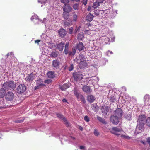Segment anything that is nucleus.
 <instances>
[{
	"instance_id": "21",
	"label": "nucleus",
	"mask_w": 150,
	"mask_h": 150,
	"mask_svg": "<svg viewBox=\"0 0 150 150\" xmlns=\"http://www.w3.org/2000/svg\"><path fill=\"white\" fill-rule=\"evenodd\" d=\"M62 16L65 20H67L69 17V12L64 11L62 15Z\"/></svg>"
},
{
	"instance_id": "52",
	"label": "nucleus",
	"mask_w": 150,
	"mask_h": 150,
	"mask_svg": "<svg viewBox=\"0 0 150 150\" xmlns=\"http://www.w3.org/2000/svg\"><path fill=\"white\" fill-rule=\"evenodd\" d=\"M73 31V28L72 27H71L69 29V33L70 34H71Z\"/></svg>"
},
{
	"instance_id": "40",
	"label": "nucleus",
	"mask_w": 150,
	"mask_h": 150,
	"mask_svg": "<svg viewBox=\"0 0 150 150\" xmlns=\"http://www.w3.org/2000/svg\"><path fill=\"white\" fill-rule=\"evenodd\" d=\"M84 120L86 122H88L90 121L89 118L87 115L85 116L84 117Z\"/></svg>"
},
{
	"instance_id": "2",
	"label": "nucleus",
	"mask_w": 150,
	"mask_h": 150,
	"mask_svg": "<svg viewBox=\"0 0 150 150\" xmlns=\"http://www.w3.org/2000/svg\"><path fill=\"white\" fill-rule=\"evenodd\" d=\"M2 87L7 90H13L16 87V84L14 81L10 80L4 82L3 84Z\"/></svg>"
},
{
	"instance_id": "26",
	"label": "nucleus",
	"mask_w": 150,
	"mask_h": 150,
	"mask_svg": "<svg viewBox=\"0 0 150 150\" xmlns=\"http://www.w3.org/2000/svg\"><path fill=\"white\" fill-rule=\"evenodd\" d=\"M77 99L79 100H80L83 101V103H85V101L83 96L81 94H80L77 97Z\"/></svg>"
},
{
	"instance_id": "62",
	"label": "nucleus",
	"mask_w": 150,
	"mask_h": 150,
	"mask_svg": "<svg viewBox=\"0 0 150 150\" xmlns=\"http://www.w3.org/2000/svg\"><path fill=\"white\" fill-rule=\"evenodd\" d=\"M141 143H142L144 145H145L146 144V143L143 141H141Z\"/></svg>"
},
{
	"instance_id": "14",
	"label": "nucleus",
	"mask_w": 150,
	"mask_h": 150,
	"mask_svg": "<svg viewBox=\"0 0 150 150\" xmlns=\"http://www.w3.org/2000/svg\"><path fill=\"white\" fill-rule=\"evenodd\" d=\"M76 48L79 51H81L84 50L85 47L83 45V44L81 42H79L76 45Z\"/></svg>"
},
{
	"instance_id": "7",
	"label": "nucleus",
	"mask_w": 150,
	"mask_h": 150,
	"mask_svg": "<svg viewBox=\"0 0 150 150\" xmlns=\"http://www.w3.org/2000/svg\"><path fill=\"white\" fill-rule=\"evenodd\" d=\"M62 9L64 11H66L67 12H71L72 9V8L69 4H64L63 6Z\"/></svg>"
},
{
	"instance_id": "4",
	"label": "nucleus",
	"mask_w": 150,
	"mask_h": 150,
	"mask_svg": "<svg viewBox=\"0 0 150 150\" xmlns=\"http://www.w3.org/2000/svg\"><path fill=\"white\" fill-rule=\"evenodd\" d=\"M26 89V86L24 84H20L19 85L17 88V92L18 93L21 94L24 93Z\"/></svg>"
},
{
	"instance_id": "64",
	"label": "nucleus",
	"mask_w": 150,
	"mask_h": 150,
	"mask_svg": "<svg viewBox=\"0 0 150 150\" xmlns=\"http://www.w3.org/2000/svg\"><path fill=\"white\" fill-rule=\"evenodd\" d=\"M62 101L63 102H67V100L65 99H63L62 100Z\"/></svg>"
},
{
	"instance_id": "43",
	"label": "nucleus",
	"mask_w": 150,
	"mask_h": 150,
	"mask_svg": "<svg viewBox=\"0 0 150 150\" xmlns=\"http://www.w3.org/2000/svg\"><path fill=\"white\" fill-rule=\"evenodd\" d=\"M73 8L75 10L77 9L78 8V5L77 4H75L73 5Z\"/></svg>"
},
{
	"instance_id": "35",
	"label": "nucleus",
	"mask_w": 150,
	"mask_h": 150,
	"mask_svg": "<svg viewBox=\"0 0 150 150\" xmlns=\"http://www.w3.org/2000/svg\"><path fill=\"white\" fill-rule=\"evenodd\" d=\"M58 54L55 52H52L50 54V57H51L56 58L57 57Z\"/></svg>"
},
{
	"instance_id": "61",
	"label": "nucleus",
	"mask_w": 150,
	"mask_h": 150,
	"mask_svg": "<svg viewBox=\"0 0 150 150\" xmlns=\"http://www.w3.org/2000/svg\"><path fill=\"white\" fill-rule=\"evenodd\" d=\"M69 43H66L65 45V48H68Z\"/></svg>"
},
{
	"instance_id": "36",
	"label": "nucleus",
	"mask_w": 150,
	"mask_h": 150,
	"mask_svg": "<svg viewBox=\"0 0 150 150\" xmlns=\"http://www.w3.org/2000/svg\"><path fill=\"white\" fill-rule=\"evenodd\" d=\"M145 123L147 126L150 127V117H148L146 119Z\"/></svg>"
},
{
	"instance_id": "12",
	"label": "nucleus",
	"mask_w": 150,
	"mask_h": 150,
	"mask_svg": "<svg viewBox=\"0 0 150 150\" xmlns=\"http://www.w3.org/2000/svg\"><path fill=\"white\" fill-rule=\"evenodd\" d=\"M77 63L78 64L79 67L81 69H83L87 66L86 61H81Z\"/></svg>"
},
{
	"instance_id": "45",
	"label": "nucleus",
	"mask_w": 150,
	"mask_h": 150,
	"mask_svg": "<svg viewBox=\"0 0 150 150\" xmlns=\"http://www.w3.org/2000/svg\"><path fill=\"white\" fill-rule=\"evenodd\" d=\"M94 134L96 136H98L99 134V132L96 129L94 130Z\"/></svg>"
},
{
	"instance_id": "33",
	"label": "nucleus",
	"mask_w": 150,
	"mask_h": 150,
	"mask_svg": "<svg viewBox=\"0 0 150 150\" xmlns=\"http://www.w3.org/2000/svg\"><path fill=\"white\" fill-rule=\"evenodd\" d=\"M84 37V35L82 33H80L78 35V40L79 41L82 40Z\"/></svg>"
},
{
	"instance_id": "16",
	"label": "nucleus",
	"mask_w": 150,
	"mask_h": 150,
	"mask_svg": "<svg viewBox=\"0 0 150 150\" xmlns=\"http://www.w3.org/2000/svg\"><path fill=\"white\" fill-rule=\"evenodd\" d=\"M64 46V43L61 42L57 45V49L59 51L62 52L63 51Z\"/></svg>"
},
{
	"instance_id": "63",
	"label": "nucleus",
	"mask_w": 150,
	"mask_h": 150,
	"mask_svg": "<svg viewBox=\"0 0 150 150\" xmlns=\"http://www.w3.org/2000/svg\"><path fill=\"white\" fill-rule=\"evenodd\" d=\"M80 28H81V27L80 26H79L78 27V28L76 30H75V32H77L78 30L80 29Z\"/></svg>"
},
{
	"instance_id": "13",
	"label": "nucleus",
	"mask_w": 150,
	"mask_h": 150,
	"mask_svg": "<svg viewBox=\"0 0 150 150\" xmlns=\"http://www.w3.org/2000/svg\"><path fill=\"white\" fill-rule=\"evenodd\" d=\"M85 59L84 56L82 54H81L79 55L78 58H77L75 59L74 61L77 62V63H78L81 61H86Z\"/></svg>"
},
{
	"instance_id": "32",
	"label": "nucleus",
	"mask_w": 150,
	"mask_h": 150,
	"mask_svg": "<svg viewBox=\"0 0 150 150\" xmlns=\"http://www.w3.org/2000/svg\"><path fill=\"white\" fill-rule=\"evenodd\" d=\"M56 115L57 117L59 119H61L63 121L64 120H66V118L62 115L59 113H57L56 114Z\"/></svg>"
},
{
	"instance_id": "58",
	"label": "nucleus",
	"mask_w": 150,
	"mask_h": 150,
	"mask_svg": "<svg viewBox=\"0 0 150 150\" xmlns=\"http://www.w3.org/2000/svg\"><path fill=\"white\" fill-rule=\"evenodd\" d=\"M105 0H97V1L99 3H102Z\"/></svg>"
},
{
	"instance_id": "49",
	"label": "nucleus",
	"mask_w": 150,
	"mask_h": 150,
	"mask_svg": "<svg viewBox=\"0 0 150 150\" xmlns=\"http://www.w3.org/2000/svg\"><path fill=\"white\" fill-rule=\"evenodd\" d=\"M146 142L149 144V146L150 147V137H148L146 138Z\"/></svg>"
},
{
	"instance_id": "6",
	"label": "nucleus",
	"mask_w": 150,
	"mask_h": 150,
	"mask_svg": "<svg viewBox=\"0 0 150 150\" xmlns=\"http://www.w3.org/2000/svg\"><path fill=\"white\" fill-rule=\"evenodd\" d=\"M111 122L114 125H117L119 122V118L117 116H112L110 117Z\"/></svg>"
},
{
	"instance_id": "28",
	"label": "nucleus",
	"mask_w": 150,
	"mask_h": 150,
	"mask_svg": "<svg viewBox=\"0 0 150 150\" xmlns=\"http://www.w3.org/2000/svg\"><path fill=\"white\" fill-rule=\"evenodd\" d=\"M108 98L110 102L112 103L114 102V101L115 100V98L114 95H110L109 94Z\"/></svg>"
},
{
	"instance_id": "10",
	"label": "nucleus",
	"mask_w": 150,
	"mask_h": 150,
	"mask_svg": "<svg viewBox=\"0 0 150 150\" xmlns=\"http://www.w3.org/2000/svg\"><path fill=\"white\" fill-rule=\"evenodd\" d=\"M60 64L59 60L57 59H55L52 61V66L54 68H59Z\"/></svg>"
},
{
	"instance_id": "39",
	"label": "nucleus",
	"mask_w": 150,
	"mask_h": 150,
	"mask_svg": "<svg viewBox=\"0 0 150 150\" xmlns=\"http://www.w3.org/2000/svg\"><path fill=\"white\" fill-rule=\"evenodd\" d=\"M91 31L90 30H88L86 29H85V31H84V33L86 34H87L88 35H90L91 34Z\"/></svg>"
},
{
	"instance_id": "17",
	"label": "nucleus",
	"mask_w": 150,
	"mask_h": 150,
	"mask_svg": "<svg viewBox=\"0 0 150 150\" xmlns=\"http://www.w3.org/2000/svg\"><path fill=\"white\" fill-rule=\"evenodd\" d=\"M109 111V108L107 106H102L101 108L102 112L104 114L106 115Z\"/></svg>"
},
{
	"instance_id": "56",
	"label": "nucleus",
	"mask_w": 150,
	"mask_h": 150,
	"mask_svg": "<svg viewBox=\"0 0 150 150\" xmlns=\"http://www.w3.org/2000/svg\"><path fill=\"white\" fill-rule=\"evenodd\" d=\"M41 40H37L35 41V43H37L38 44H39V42H40Z\"/></svg>"
},
{
	"instance_id": "18",
	"label": "nucleus",
	"mask_w": 150,
	"mask_h": 150,
	"mask_svg": "<svg viewBox=\"0 0 150 150\" xmlns=\"http://www.w3.org/2000/svg\"><path fill=\"white\" fill-rule=\"evenodd\" d=\"M82 89L84 92L86 93H89L91 91V90L90 87L86 85L83 86L82 88Z\"/></svg>"
},
{
	"instance_id": "41",
	"label": "nucleus",
	"mask_w": 150,
	"mask_h": 150,
	"mask_svg": "<svg viewBox=\"0 0 150 150\" xmlns=\"http://www.w3.org/2000/svg\"><path fill=\"white\" fill-rule=\"evenodd\" d=\"M52 81L51 79H47V80H45L44 81V83H45L50 84L51 83Z\"/></svg>"
},
{
	"instance_id": "31",
	"label": "nucleus",
	"mask_w": 150,
	"mask_h": 150,
	"mask_svg": "<svg viewBox=\"0 0 150 150\" xmlns=\"http://www.w3.org/2000/svg\"><path fill=\"white\" fill-rule=\"evenodd\" d=\"M36 77V76L33 73H31L29 75V81H32L33 79H34Z\"/></svg>"
},
{
	"instance_id": "8",
	"label": "nucleus",
	"mask_w": 150,
	"mask_h": 150,
	"mask_svg": "<svg viewBox=\"0 0 150 150\" xmlns=\"http://www.w3.org/2000/svg\"><path fill=\"white\" fill-rule=\"evenodd\" d=\"M115 114L116 115L115 116L122 117L123 115L122 110L120 108H117L115 112Z\"/></svg>"
},
{
	"instance_id": "20",
	"label": "nucleus",
	"mask_w": 150,
	"mask_h": 150,
	"mask_svg": "<svg viewBox=\"0 0 150 150\" xmlns=\"http://www.w3.org/2000/svg\"><path fill=\"white\" fill-rule=\"evenodd\" d=\"M6 90L3 88L0 89V98H3L6 94Z\"/></svg>"
},
{
	"instance_id": "38",
	"label": "nucleus",
	"mask_w": 150,
	"mask_h": 150,
	"mask_svg": "<svg viewBox=\"0 0 150 150\" xmlns=\"http://www.w3.org/2000/svg\"><path fill=\"white\" fill-rule=\"evenodd\" d=\"M72 21H66L64 22V25L66 26H69L70 24L72 23Z\"/></svg>"
},
{
	"instance_id": "60",
	"label": "nucleus",
	"mask_w": 150,
	"mask_h": 150,
	"mask_svg": "<svg viewBox=\"0 0 150 150\" xmlns=\"http://www.w3.org/2000/svg\"><path fill=\"white\" fill-rule=\"evenodd\" d=\"M91 6H88V8H87V10L88 11H90L91 9Z\"/></svg>"
},
{
	"instance_id": "9",
	"label": "nucleus",
	"mask_w": 150,
	"mask_h": 150,
	"mask_svg": "<svg viewBox=\"0 0 150 150\" xmlns=\"http://www.w3.org/2000/svg\"><path fill=\"white\" fill-rule=\"evenodd\" d=\"M146 115H142L139 116L138 119L137 120V122H142L145 123V121H146Z\"/></svg>"
},
{
	"instance_id": "29",
	"label": "nucleus",
	"mask_w": 150,
	"mask_h": 150,
	"mask_svg": "<svg viewBox=\"0 0 150 150\" xmlns=\"http://www.w3.org/2000/svg\"><path fill=\"white\" fill-rule=\"evenodd\" d=\"M93 16L91 14H88L86 17V20L87 21H92L93 18Z\"/></svg>"
},
{
	"instance_id": "44",
	"label": "nucleus",
	"mask_w": 150,
	"mask_h": 150,
	"mask_svg": "<svg viewBox=\"0 0 150 150\" xmlns=\"http://www.w3.org/2000/svg\"><path fill=\"white\" fill-rule=\"evenodd\" d=\"M77 18V16L76 14H74L73 16V20L74 21H76Z\"/></svg>"
},
{
	"instance_id": "11",
	"label": "nucleus",
	"mask_w": 150,
	"mask_h": 150,
	"mask_svg": "<svg viewBox=\"0 0 150 150\" xmlns=\"http://www.w3.org/2000/svg\"><path fill=\"white\" fill-rule=\"evenodd\" d=\"M138 122V124H137V126L136 129L137 130H139L140 131H139V132H141L144 129L145 123H143V122Z\"/></svg>"
},
{
	"instance_id": "59",
	"label": "nucleus",
	"mask_w": 150,
	"mask_h": 150,
	"mask_svg": "<svg viewBox=\"0 0 150 150\" xmlns=\"http://www.w3.org/2000/svg\"><path fill=\"white\" fill-rule=\"evenodd\" d=\"M79 148L80 149L82 150V149H84L85 148V147L83 146H81L79 147Z\"/></svg>"
},
{
	"instance_id": "22",
	"label": "nucleus",
	"mask_w": 150,
	"mask_h": 150,
	"mask_svg": "<svg viewBox=\"0 0 150 150\" xmlns=\"http://www.w3.org/2000/svg\"><path fill=\"white\" fill-rule=\"evenodd\" d=\"M91 108L95 112L98 111L99 107L96 104H93L91 105Z\"/></svg>"
},
{
	"instance_id": "53",
	"label": "nucleus",
	"mask_w": 150,
	"mask_h": 150,
	"mask_svg": "<svg viewBox=\"0 0 150 150\" xmlns=\"http://www.w3.org/2000/svg\"><path fill=\"white\" fill-rule=\"evenodd\" d=\"M77 49V48H76V47H73L72 48V52L74 53V54H75L76 52V51Z\"/></svg>"
},
{
	"instance_id": "15",
	"label": "nucleus",
	"mask_w": 150,
	"mask_h": 150,
	"mask_svg": "<svg viewBox=\"0 0 150 150\" xmlns=\"http://www.w3.org/2000/svg\"><path fill=\"white\" fill-rule=\"evenodd\" d=\"M58 33L60 36L62 38H64L66 34L65 30L63 28L60 29L59 30Z\"/></svg>"
},
{
	"instance_id": "23",
	"label": "nucleus",
	"mask_w": 150,
	"mask_h": 150,
	"mask_svg": "<svg viewBox=\"0 0 150 150\" xmlns=\"http://www.w3.org/2000/svg\"><path fill=\"white\" fill-rule=\"evenodd\" d=\"M69 87V84H64L63 85L60 86L61 89L62 91H65Z\"/></svg>"
},
{
	"instance_id": "25",
	"label": "nucleus",
	"mask_w": 150,
	"mask_h": 150,
	"mask_svg": "<svg viewBox=\"0 0 150 150\" xmlns=\"http://www.w3.org/2000/svg\"><path fill=\"white\" fill-rule=\"evenodd\" d=\"M144 101L145 103H148L150 99V96L146 94L144 97Z\"/></svg>"
},
{
	"instance_id": "54",
	"label": "nucleus",
	"mask_w": 150,
	"mask_h": 150,
	"mask_svg": "<svg viewBox=\"0 0 150 150\" xmlns=\"http://www.w3.org/2000/svg\"><path fill=\"white\" fill-rule=\"evenodd\" d=\"M23 121V120H16L15 122L16 123H21Z\"/></svg>"
},
{
	"instance_id": "50",
	"label": "nucleus",
	"mask_w": 150,
	"mask_h": 150,
	"mask_svg": "<svg viewBox=\"0 0 150 150\" xmlns=\"http://www.w3.org/2000/svg\"><path fill=\"white\" fill-rule=\"evenodd\" d=\"M68 54L69 56H73L74 54V53L72 51H69L68 52Z\"/></svg>"
},
{
	"instance_id": "19",
	"label": "nucleus",
	"mask_w": 150,
	"mask_h": 150,
	"mask_svg": "<svg viewBox=\"0 0 150 150\" xmlns=\"http://www.w3.org/2000/svg\"><path fill=\"white\" fill-rule=\"evenodd\" d=\"M87 100L90 103H92L95 100V97L93 95H90L88 96Z\"/></svg>"
},
{
	"instance_id": "34",
	"label": "nucleus",
	"mask_w": 150,
	"mask_h": 150,
	"mask_svg": "<svg viewBox=\"0 0 150 150\" xmlns=\"http://www.w3.org/2000/svg\"><path fill=\"white\" fill-rule=\"evenodd\" d=\"M99 6V3L97 1L93 4V5L92 7L94 9H95L97 8V7H98Z\"/></svg>"
},
{
	"instance_id": "48",
	"label": "nucleus",
	"mask_w": 150,
	"mask_h": 150,
	"mask_svg": "<svg viewBox=\"0 0 150 150\" xmlns=\"http://www.w3.org/2000/svg\"><path fill=\"white\" fill-rule=\"evenodd\" d=\"M11 56L12 57H14V54H13V53L11 52L10 53H8L7 55L6 56L7 57L9 56Z\"/></svg>"
},
{
	"instance_id": "57",
	"label": "nucleus",
	"mask_w": 150,
	"mask_h": 150,
	"mask_svg": "<svg viewBox=\"0 0 150 150\" xmlns=\"http://www.w3.org/2000/svg\"><path fill=\"white\" fill-rule=\"evenodd\" d=\"M41 87L39 86H38V85H37V86H36L35 87V90H37V89H39Z\"/></svg>"
},
{
	"instance_id": "1",
	"label": "nucleus",
	"mask_w": 150,
	"mask_h": 150,
	"mask_svg": "<svg viewBox=\"0 0 150 150\" xmlns=\"http://www.w3.org/2000/svg\"><path fill=\"white\" fill-rule=\"evenodd\" d=\"M110 132L118 136H120L122 138H125L128 139H129L130 138L129 137L123 135L122 134L123 131L122 129L117 127H113L111 130Z\"/></svg>"
},
{
	"instance_id": "30",
	"label": "nucleus",
	"mask_w": 150,
	"mask_h": 150,
	"mask_svg": "<svg viewBox=\"0 0 150 150\" xmlns=\"http://www.w3.org/2000/svg\"><path fill=\"white\" fill-rule=\"evenodd\" d=\"M97 119L100 122L103 124H105L107 123L105 120L103 118L100 117L98 116L97 117Z\"/></svg>"
},
{
	"instance_id": "5",
	"label": "nucleus",
	"mask_w": 150,
	"mask_h": 150,
	"mask_svg": "<svg viewBox=\"0 0 150 150\" xmlns=\"http://www.w3.org/2000/svg\"><path fill=\"white\" fill-rule=\"evenodd\" d=\"M5 98L7 100L11 101L14 98V95L12 92L9 91L5 95Z\"/></svg>"
},
{
	"instance_id": "37",
	"label": "nucleus",
	"mask_w": 150,
	"mask_h": 150,
	"mask_svg": "<svg viewBox=\"0 0 150 150\" xmlns=\"http://www.w3.org/2000/svg\"><path fill=\"white\" fill-rule=\"evenodd\" d=\"M74 95L77 97L80 93L78 92L76 88H74Z\"/></svg>"
},
{
	"instance_id": "51",
	"label": "nucleus",
	"mask_w": 150,
	"mask_h": 150,
	"mask_svg": "<svg viewBox=\"0 0 150 150\" xmlns=\"http://www.w3.org/2000/svg\"><path fill=\"white\" fill-rule=\"evenodd\" d=\"M87 1L88 0H83L82 1V3L85 6L86 4Z\"/></svg>"
},
{
	"instance_id": "24",
	"label": "nucleus",
	"mask_w": 150,
	"mask_h": 150,
	"mask_svg": "<svg viewBox=\"0 0 150 150\" xmlns=\"http://www.w3.org/2000/svg\"><path fill=\"white\" fill-rule=\"evenodd\" d=\"M43 81L42 79H39L36 82L37 85L41 87L43 86H45V84H43Z\"/></svg>"
},
{
	"instance_id": "47",
	"label": "nucleus",
	"mask_w": 150,
	"mask_h": 150,
	"mask_svg": "<svg viewBox=\"0 0 150 150\" xmlns=\"http://www.w3.org/2000/svg\"><path fill=\"white\" fill-rule=\"evenodd\" d=\"M69 52H68V48H65L64 50V54H65L67 55L68 54Z\"/></svg>"
},
{
	"instance_id": "46",
	"label": "nucleus",
	"mask_w": 150,
	"mask_h": 150,
	"mask_svg": "<svg viewBox=\"0 0 150 150\" xmlns=\"http://www.w3.org/2000/svg\"><path fill=\"white\" fill-rule=\"evenodd\" d=\"M64 121L65 122V124L67 127H68L69 126V124L66 118V120H64Z\"/></svg>"
},
{
	"instance_id": "3",
	"label": "nucleus",
	"mask_w": 150,
	"mask_h": 150,
	"mask_svg": "<svg viewBox=\"0 0 150 150\" xmlns=\"http://www.w3.org/2000/svg\"><path fill=\"white\" fill-rule=\"evenodd\" d=\"M73 76L74 80L76 81L81 80L83 79L84 76L82 72H80L73 73Z\"/></svg>"
},
{
	"instance_id": "55",
	"label": "nucleus",
	"mask_w": 150,
	"mask_h": 150,
	"mask_svg": "<svg viewBox=\"0 0 150 150\" xmlns=\"http://www.w3.org/2000/svg\"><path fill=\"white\" fill-rule=\"evenodd\" d=\"M73 69V66L71 65V66L69 68V71H71Z\"/></svg>"
},
{
	"instance_id": "27",
	"label": "nucleus",
	"mask_w": 150,
	"mask_h": 150,
	"mask_svg": "<svg viewBox=\"0 0 150 150\" xmlns=\"http://www.w3.org/2000/svg\"><path fill=\"white\" fill-rule=\"evenodd\" d=\"M48 76L51 78H54L55 77L54 72L49 71L47 73Z\"/></svg>"
},
{
	"instance_id": "42",
	"label": "nucleus",
	"mask_w": 150,
	"mask_h": 150,
	"mask_svg": "<svg viewBox=\"0 0 150 150\" xmlns=\"http://www.w3.org/2000/svg\"><path fill=\"white\" fill-rule=\"evenodd\" d=\"M61 3L64 4H67L69 2V0H60Z\"/></svg>"
}]
</instances>
